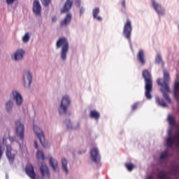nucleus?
Instances as JSON below:
<instances>
[{
    "label": "nucleus",
    "instance_id": "f257e3e1",
    "mask_svg": "<svg viewBox=\"0 0 179 179\" xmlns=\"http://www.w3.org/2000/svg\"><path fill=\"white\" fill-rule=\"evenodd\" d=\"M9 97L10 99L4 103V108L8 114H12L15 104L17 108H20L23 106V96L17 90H13L9 94Z\"/></svg>",
    "mask_w": 179,
    "mask_h": 179
},
{
    "label": "nucleus",
    "instance_id": "f03ea898",
    "mask_svg": "<svg viewBox=\"0 0 179 179\" xmlns=\"http://www.w3.org/2000/svg\"><path fill=\"white\" fill-rule=\"evenodd\" d=\"M170 80V74L166 69L164 70V81H162V78H157V80L158 85H161L162 87L161 90L163 93L164 97L168 102H171V99L168 94V92H170L171 91L169 87Z\"/></svg>",
    "mask_w": 179,
    "mask_h": 179
},
{
    "label": "nucleus",
    "instance_id": "7ed1b4c3",
    "mask_svg": "<svg viewBox=\"0 0 179 179\" xmlns=\"http://www.w3.org/2000/svg\"><path fill=\"white\" fill-rule=\"evenodd\" d=\"M143 77L145 80V95L146 98H148V99H151L152 98L151 92L153 89V82L150 71L147 69L143 70Z\"/></svg>",
    "mask_w": 179,
    "mask_h": 179
},
{
    "label": "nucleus",
    "instance_id": "20e7f679",
    "mask_svg": "<svg viewBox=\"0 0 179 179\" xmlns=\"http://www.w3.org/2000/svg\"><path fill=\"white\" fill-rule=\"evenodd\" d=\"M73 6V0H66L64 5L63 6L62 8L61 9V13H68L64 17V20H62L60 22V25L62 27H67L71 22V20L73 18L72 14L69 13L71 8H72Z\"/></svg>",
    "mask_w": 179,
    "mask_h": 179
},
{
    "label": "nucleus",
    "instance_id": "39448f33",
    "mask_svg": "<svg viewBox=\"0 0 179 179\" xmlns=\"http://www.w3.org/2000/svg\"><path fill=\"white\" fill-rule=\"evenodd\" d=\"M56 46L57 48H62L61 50V58L63 60H66L67 57V53L69 50V44L65 37L59 38L56 43Z\"/></svg>",
    "mask_w": 179,
    "mask_h": 179
},
{
    "label": "nucleus",
    "instance_id": "423d86ee",
    "mask_svg": "<svg viewBox=\"0 0 179 179\" xmlns=\"http://www.w3.org/2000/svg\"><path fill=\"white\" fill-rule=\"evenodd\" d=\"M15 126L16 136L23 142L24 141V124L20 120H16L15 122Z\"/></svg>",
    "mask_w": 179,
    "mask_h": 179
},
{
    "label": "nucleus",
    "instance_id": "0eeeda50",
    "mask_svg": "<svg viewBox=\"0 0 179 179\" xmlns=\"http://www.w3.org/2000/svg\"><path fill=\"white\" fill-rule=\"evenodd\" d=\"M23 85L26 89H30L31 82L33 81V74L30 70H26L22 73Z\"/></svg>",
    "mask_w": 179,
    "mask_h": 179
},
{
    "label": "nucleus",
    "instance_id": "6e6552de",
    "mask_svg": "<svg viewBox=\"0 0 179 179\" xmlns=\"http://www.w3.org/2000/svg\"><path fill=\"white\" fill-rule=\"evenodd\" d=\"M71 103V99L68 95H64L62 97L61 103L59 108V113H66L67 109Z\"/></svg>",
    "mask_w": 179,
    "mask_h": 179
},
{
    "label": "nucleus",
    "instance_id": "1a4fd4ad",
    "mask_svg": "<svg viewBox=\"0 0 179 179\" xmlns=\"http://www.w3.org/2000/svg\"><path fill=\"white\" fill-rule=\"evenodd\" d=\"M25 55L26 51H24L23 48H18L11 55V59L15 61V62H20V61H23Z\"/></svg>",
    "mask_w": 179,
    "mask_h": 179
},
{
    "label": "nucleus",
    "instance_id": "9d476101",
    "mask_svg": "<svg viewBox=\"0 0 179 179\" xmlns=\"http://www.w3.org/2000/svg\"><path fill=\"white\" fill-rule=\"evenodd\" d=\"M132 32V26H131V21L129 19L126 20L124 24V29H123V34L128 39V41H131V35Z\"/></svg>",
    "mask_w": 179,
    "mask_h": 179
},
{
    "label": "nucleus",
    "instance_id": "9b49d317",
    "mask_svg": "<svg viewBox=\"0 0 179 179\" xmlns=\"http://www.w3.org/2000/svg\"><path fill=\"white\" fill-rule=\"evenodd\" d=\"M6 155L10 164H13V162H15V157L16 156V151L12 149V146L9 145H6Z\"/></svg>",
    "mask_w": 179,
    "mask_h": 179
},
{
    "label": "nucleus",
    "instance_id": "f8f14e48",
    "mask_svg": "<svg viewBox=\"0 0 179 179\" xmlns=\"http://www.w3.org/2000/svg\"><path fill=\"white\" fill-rule=\"evenodd\" d=\"M34 132L36 135V136H38L42 146H43V148H45V137L44 136V133H43V131L41 130L38 127H34Z\"/></svg>",
    "mask_w": 179,
    "mask_h": 179
},
{
    "label": "nucleus",
    "instance_id": "ddd939ff",
    "mask_svg": "<svg viewBox=\"0 0 179 179\" xmlns=\"http://www.w3.org/2000/svg\"><path fill=\"white\" fill-rule=\"evenodd\" d=\"M32 11L36 17L41 16V4L38 0H34L32 4Z\"/></svg>",
    "mask_w": 179,
    "mask_h": 179
},
{
    "label": "nucleus",
    "instance_id": "4468645a",
    "mask_svg": "<svg viewBox=\"0 0 179 179\" xmlns=\"http://www.w3.org/2000/svg\"><path fill=\"white\" fill-rule=\"evenodd\" d=\"M90 156L92 162L94 163H99L101 161L99 150L97 148H94L90 150Z\"/></svg>",
    "mask_w": 179,
    "mask_h": 179
},
{
    "label": "nucleus",
    "instance_id": "2eb2a0df",
    "mask_svg": "<svg viewBox=\"0 0 179 179\" xmlns=\"http://www.w3.org/2000/svg\"><path fill=\"white\" fill-rule=\"evenodd\" d=\"M26 173L31 179H36V173L34 172V168L33 165L29 164L25 168Z\"/></svg>",
    "mask_w": 179,
    "mask_h": 179
},
{
    "label": "nucleus",
    "instance_id": "dca6fc26",
    "mask_svg": "<svg viewBox=\"0 0 179 179\" xmlns=\"http://www.w3.org/2000/svg\"><path fill=\"white\" fill-rule=\"evenodd\" d=\"M137 57L138 59V61L140 62L141 64L143 66L145 64L146 60H145V54L143 49H140V50L137 53Z\"/></svg>",
    "mask_w": 179,
    "mask_h": 179
},
{
    "label": "nucleus",
    "instance_id": "f3484780",
    "mask_svg": "<svg viewBox=\"0 0 179 179\" xmlns=\"http://www.w3.org/2000/svg\"><path fill=\"white\" fill-rule=\"evenodd\" d=\"M49 163L50 166L55 171H59V164L57 160H55V159H52V157H50L49 159Z\"/></svg>",
    "mask_w": 179,
    "mask_h": 179
},
{
    "label": "nucleus",
    "instance_id": "a211bd4d",
    "mask_svg": "<svg viewBox=\"0 0 179 179\" xmlns=\"http://www.w3.org/2000/svg\"><path fill=\"white\" fill-rule=\"evenodd\" d=\"M152 3L155 10H156L158 14H164V11L160 4L156 3L155 0H152Z\"/></svg>",
    "mask_w": 179,
    "mask_h": 179
},
{
    "label": "nucleus",
    "instance_id": "6ab92c4d",
    "mask_svg": "<svg viewBox=\"0 0 179 179\" xmlns=\"http://www.w3.org/2000/svg\"><path fill=\"white\" fill-rule=\"evenodd\" d=\"M178 91H179V80L178 78H177V80H175L174 85H173V94L176 99H178L179 98Z\"/></svg>",
    "mask_w": 179,
    "mask_h": 179
},
{
    "label": "nucleus",
    "instance_id": "aec40b11",
    "mask_svg": "<svg viewBox=\"0 0 179 179\" xmlns=\"http://www.w3.org/2000/svg\"><path fill=\"white\" fill-rule=\"evenodd\" d=\"M90 118H94L96 121H99L101 114L98 110H92L90 111Z\"/></svg>",
    "mask_w": 179,
    "mask_h": 179
},
{
    "label": "nucleus",
    "instance_id": "412c9836",
    "mask_svg": "<svg viewBox=\"0 0 179 179\" xmlns=\"http://www.w3.org/2000/svg\"><path fill=\"white\" fill-rule=\"evenodd\" d=\"M36 157L38 162H44V152L42 150L38 149L36 152Z\"/></svg>",
    "mask_w": 179,
    "mask_h": 179
},
{
    "label": "nucleus",
    "instance_id": "4be33fe9",
    "mask_svg": "<svg viewBox=\"0 0 179 179\" xmlns=\"http://www.w3.org/2000/svg\"><path fill=\"white\" fill-rule=\"evenodd\" d=\"M100 13V8L99 7H96V8H94L93 10V17L94 18H96L98 20V21H101L102 17L98 16V14Z\"/></svg>",
    "mask_w": 179,
    "mask_h": 179
},
{
    "label": "nucleus",
    "instance_id": "5701e85b",
    "mask_svg": "<svg viewBox=\"0 0 179 179\" xmlns=\"http://www.w3.org/2000/svg\"><path fill=\"white\" fill-rule=\"evenodd\" d=\"M31 37V34L30 32L25 33L22 38V42L24 43V44H27V43H29V41H30Z\"/></svg>",
    "mask_w": 179,
    "mask_h": 179
},
{
    "label": "nucleus",
    "instance_id": "b1692460",
    "mask_svg": "<svg viewBox=\"0 0 179 179\" xmlns=\"http://www.w3.org/2000/svg\"><path fill=\"white\" fill-rule=\"evenodd\" d=\"M156 102L160 106H164V107L167 106V103L166 102H165L164 99H163V98H159V96H156Z\"/></svg>",
    "mask_w": 179,
    "mask_h": 179
},
{
    "label": "nucleus",
    "instance_id": "393cba45",
    "mask_svg": "<svg viewBox=\"0 0 179 179\" xmlns=\"http://www.w3.org/2000/svg\"><path fill=\"white\" fill-rule=\"evenodd\" d=\"M62 164L63 170L65 171L66 174H68L69 169H68V161L66 160V159H62Z\"/></svg>",
    "mask_w": 179,
    "mask_h": 179
},
{
    "label": "nucleus",
    "instance_id": "a878e982",
    "mask_svg": "<svg viewBox=\"0 0 179 179\" xmlns=\"http://www.w3.org/2000/svg\"><path fill=\"white\" fill-rule=\"evenodd\" d=\"M168 122H169V124L171 125V127H175L176 125V120L173 116V115L171 113H170L168 115Z\"/></svg>",
    "mask_w": 179,
    "mask_h": 179
},
{
    "label": "nucleus",
    "instance_id": "bb28decb",
    "mask_svg": "<svg viewBox=\"0 0 179 179\" xmlns=\"http://www.w3.org/2000/svg\"><path fill=\"white\" fill-rule=\"evenodd\" d=\"M175 143V138L174 137H168L166 139V145L169 148H172V146Z\"/></svg>",
    "mask_w": 179,
    "mask_h": 179
},
{
    "label": "nucleus",
    "instance_id": "cd10ccee",
    "mask_svg": "<svg viewBox=\"0 0 179 179\" xmlns=\"http://www.w3.org/2000/svg\"><path fill=\"white\" fill-rule=\"evenodd\" d=\"M159 179H166L167 177L166 173L165 171H160L157 175Z\"/></svg>",
    "mask_w": 179,
    "mask_h": 179
},
{
    "label": "nucleus",
    "instance_id": "c85d7f7f",
    "mask_svg": "<svg viewBox=\"0 0 179 179\" xmlns=\"http://www.w3.org/2000/svg\"><path fill=\"white\" fill-rule=\"evenodd\" d=\"M127 170H129V171H132V170H134V164H131V163H128L127 164H125Z\"/></svg>",
    "mask_w": 179,
    "mask_h": 179
},
{
    "label": "nucleus",
    "instance_id": "c756f323",
    "mask_svg": "<svg viewBox=\"0 0 179 179\" xmlns=\"http://www.w3.org/2000/svg\"><path fill=\"white\" fill-rule=\"evenodd\" d=\"M156 63L160 64L162 63V58L161 55H157L155 60Z\"/></svg>",
    "mask_w": 179,
    "mask_h": 179
},
{
    "label": "nucleus",
    "instance_id": "7c9ffc66",
    "mask_svg": "<svg viewBox=\"0 0 179 179\" xmlns=\"http://www.w3.org/2000/svg\"><path fill=\"white\" fill-rule=\"evenodd\" d=\"M167 157H168L167 152H163V153L161 154V156H160L161 160H164V159H166Z\"/></svg>",
    "mask_w": 179,
    "mask_h": 179
},
{
    "label": "nucleus",
    "instance_id": "2f4dec72",
    "mask_svg": "<svg viewBox=\"0 0 179 179\" xmlns=\"http://www.w3.org/2000/svg\"><path fill=\"white\" fill-rule=\"evenodd\" d=\"M40 171H41L42 176H44V174H45V166L43 164L40 168Z\"/></svg>",
    "mask_w": 179,
    "mask_h": 179
},
{
    "label": "nucleus",
    "instance_id": "473e14b6",
    "mask_svg": "<svg viewBox=\"0 0 179 179\" xmlns=\"http://www.w3.org/2000/svg\"><path fill=\"white\" fill-rule=\"evenodd\" d=\"M66 124L67 125V128H72L73 124H72L71 120H66Z\"/></svg>",
    "mask_w": 179,
    "mask_h": 179
},
{
    "label": "nucleus",
    "instance_id": "72a5a7b5",
    "mask_svg": "<svg viewBox=\"0 0 179 179\" xmlns=\"http://www.w3.org/2000/svg\"><path fill=\"white\" fill-rule=\"evenodd\" d=\"M75 5L77 7H80V6H81V0H76L75 1Z\"/></svg>",
    "mask_w": 179,
    "mask_h": 179
},
{
    "label": "nucleus",
    "instance_id": "f704fd0d",
    "mask_svg": "<svg viewBox=\"0 0 179 179\" xmlns=\"http://www.w3.org/2000/svg\"><path fill=\"white\" fill-rule=\"evenodd\" d=\"M15 0H6L7 5H13Z\"/></svg>",
    "mask_w": 179,
    "mask_h": 179
},
{
    "label": "nucleus",
    "instance_id": "c9c22d12",
    "mask_svg": "<svg viewBox=\"0 0 179 179\" xmlns=\"http://www.w3.org/2000/svg\"><path fill=\"white\" fill-rule=\"evenodd\" d=\"M47 177H48V178H50V170H49L48 167H47V166H46V178H47Z\"/></svg>",
    "mask_w": 179,
    "mask_h": 179
},
{
    "label": "nucleus",
    "instance_id": "e433bc0d",
    "mask_svg": "<svg viewBox=\"0 0 179 179\" xmlns=\"http://www.w3.org/2000/svg\"><path fill=\"white\" fill-rule=\"evenodd\" d=\"M85 8H84V7H80V15H82V14H83V13H85Z\"/></svg>",
    "mask_w": 179,
    "mask_h": 179
},
{
    "label": "nucleus",
    "instance_id": "4c0bfd02",
    "mask_svg": "<svg viewBox=\"0 0 179 179\" xmlns=\"http://www.w3.org/2000/svg\"><path fill=\"white\" fill-rule=\"evenodd\" d=\"M138 103H134V105H132V109L133 110L136 109L138 108Z\"/></svg>",
    "mask_w": 179,
    "mask_h": 179
},
{
    "label": "nucleus",
    "instance_id": "58836bf2",
    "mask_svg": "<svg viewBox=\"0 0 179 179\" xmlns=\"http://www.w3.org/2000/svg\"><path fill=\"white\" fill-rule=\"evenodd\" d=\"M2 155H3V152H2V147L0 145V159H1Z\"/></svg>",
    "mask_w": 179,
    "mask_h": 179
},
{
    "label": "nucleus",
    "instance_id": "ea45409f",
    "mask_svg": "<svg viewBox=\"0 0 179 179\" xmlns=\"http://www.w3.org/2000/svg\"><path fill=\"white\" fill-rule=\"evenodd\" d=\"M122 7H124V8H126V1H125V0H122Z\"/></svg>",
    "mask_w": 179,
    "mask_h": 179
},
{
    "label": "nucleus",
    "instance_id": "a19ab883",
    "mask_svg": "<svg viewBox=\"0 0 179 179\" xmlns=\"http://www.w3.org/2000/svg\"><path fill=\"white\" fill-rule=\"evenodd\" d=\"M34 147L36 149H38V144L37 143V141H34Z\"/></svg>",
    "mask_w": 179,
    "mask_h": 179
},
{
    "label": "nucleus",
    "instance_id": "79ce46f5",
    "mask_svg": "<svg viewBox=\"0 0 179 179\" xmlns=\"http://www.w3.org/2000/svg\"><path fill=\"white\" fill-rule=\"evenodd\" d=\"M52 2V0H46V7Z\"/></svg>",
    "mask_w": 179,
    "mask_h": 179
},
{
    "label": "nucleus",
    "instance_id": "37998d69",
    "mask_svg": "<svg viewBox=\"0 0 179 179\" xmlns=\"http://www.w3.org/2000/svg\"><path fill=\"white\" fill-rule=\"evenodd\" d=\"M57 17H53L52 18V21H53V22H55L57 21Z\"/></svg>",
    "mask_w": 179,
    "mask_h": 179
},
{
    "label": "nucleus",
    "instance_id": "c03bdc74",
    "mask_svg": "<svg viewBox=\"0 0 179 179\" xmlns=\"http://www.w3.org/2000/svg\"><path fill=\"white\" fill-rule=\"evenodd\" d=\"M3 145H6V140L5 138H3Z\"/></svg>",
    "mask_w": 179,
    "mask_h": 179
},
{
    "label": "nucleus",
    "instance_id": "a18cd8bd",
    "mask_svg": "<svg viewBox=\"0 0 179 179\" xmlns=\"http://www.w3.org/2000/svg\"><path fill=\"white\" fill-rule=\"evenodd\" d=\"M9 141H10V142H13L14 141L13 137H9Z\"/></svg>",
    "mask_w": 179,
    "mask_h": 179
},
{
    "label": "nucleus",
    "instance_id": "49530a36",
    "mask_svg": "<svg viewBox=\"0 0 179 179\" xmlns=\"http://www.w3.org/2000/svg\"><path fill=\"white\" fill-rule=\"evenodd\" d=\"M41 1L42 2L43 5H45V0H41Z\"/></svg>",
    "mask_w": 179,
    "mask_h": 179
},
{
    "label": "nucleus",
    "instance_id": "de8ad7c7",
    "mask_svg": "<svg viewBox=\"0 0 179 179\" xmlns=\"http://www.w3.org/2000/svg\"><path fill=\"white\" fill-rule=\"evenodd\" d=\"M178 138H179V129H178ZM178 143H179V140H178Z\"/></svg>",
    "mask_w": 179,
    "mask_h": 179
},
{
    "label": "nucleus",
    "instance_id": "09e8293b",
    "mask_svg": "<svg viewBox=\"0 0 179 179\" xmlns=\"http://www.w3.org/2000/svg\"><path fill=\"white\" fill-rule=\"evenodd\" d=\"M6 178L9 179V177L8 176V175L6 176Z\"/></svg>",
    "mask_w": 179,
    "mask_h": 179
},
{
    "label": "nucleus",
    "instance_id": "8fccbe9b",
    "mask_svg": "<svg viewBox=\"0 0 179 179\" xmlns=\"http://www.w3.org/2000/svg\"><path fill=\"white\" fill-rule=\"evenodd\" d=\"M20 148H22V144L19 143Z\"/></svg>",
    "mask_w": 179,
    "mask_h": 179
},
{
    "label": "nucleus",
    "instance_id": "3c124183",
    "mask_svg": "<svg viewBox=\"0 0 179 179\" xmlns=\"http://www.w3.org/2000/svg\"><path fill=\"white\" fill-rule=\"evenodd\" d=\"M148 179H151V178H150V177H149Z\"/></svg>",
    "mask_w": 179,
    "mask_h": 179
},
{
    "label": "nucleus",
    "instance_id": "603ef678",
    "mask_svg": "<svg viewBox=\"0 0 179 179\" xmlns=\"http://www.w3.org/2000/svg\"><path fill=\"white\" fill-rule=\"evenodd\" d=\"M178 28H179V26H178Z\"/></svg>",
    "mask_w": 179,
    "mask_h": 179
}]
</instances>
